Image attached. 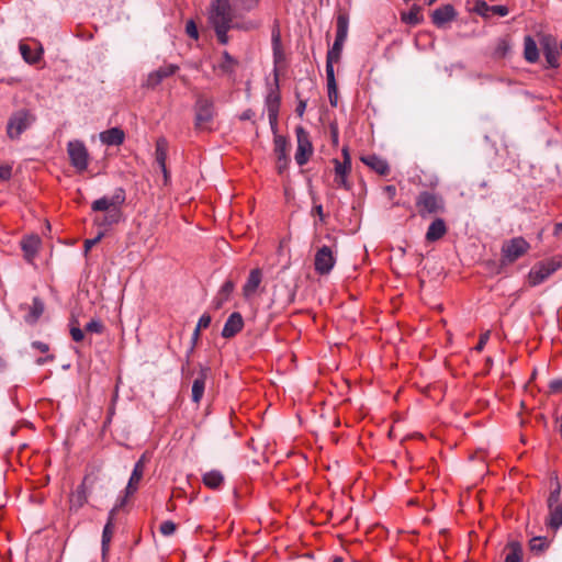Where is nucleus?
<instances>
[{
	"label": "nucleus",
	"instance_id": "obj_1",
	"mask_svg": "<svg viewBox=\"0 0 562 562\" xmlns=\"http://www.w3.org/2000/svg\"><path fill=\"white\" fill-rule=\"evenodd\" d=\"M261 0H214L209 11V22L217 41L226 45L228 32L237 30L251 32L261 27L263 21L256 14Z\"/></svg>",
	"mask_w": 562,
	"mask_h": 562
},
{
	"label": "nucleus",
	"instance_id": "obj_2",
	"mask_svg": "<svg viewBox=\"0 0 562 562\" xmlns=\"http://www.w3.org/2000/svg\"><path fill=\"white\" fill-rule=\"evenodd\" d=\"M281 104L280 86H279V70H273V81L268 83L267 95L265 98V105L268 113L269 124L271 131L276 134L278 128V115Z\"/></svg>",
	"mask_w": 562,
	"mask_h": 562
},
{
	"label": "nucleus",
	"instance_id": "obj_3",
	"mask_svg": "<svg viewBox=\"0 0 562 562\" xmlns=\"http://www.w3.org/2000/svg\"><path fill=\"white\" fill-rule=\"evenodd\" d=\"M415 206L422 218L443 213L446 210L443 198L427 190L418 193L415 200Z\"/></svg>",
	"mask_w": 562,
	"mask_h": 562
},
{
	"label": "nucleus",
	"instance_id": "obj_4",
	"mask_svg": "<svg viewBox=\"0 0 562 562\" xmlns=\"http://www.w3.org/2000/svg\"><path fill=\"white\" fill-rule=\"evenodd\" d=\"M549 516L547 526L552 530H558L562 526V501H561V484L558 477H554V485L548 497Z\"/></svg>",
	"mask_w": 562,
	"mask_h": 562
},
{
	"label": "nucleus",
	"instance_id": "obj_5",
	"mask_svg": "<svg viewBox=\"0 0 562 562\" xmlns=\"http://www.w3.org/2000/svg\"><path fill=\"white\" fill-rule=\"evenodd\" d=\"M67 154L70 165L78 171L83 172L89 166V151L83 142L75 139L67 144Z\"/></svg>",
	"mask_w": 562,
	"mask_h": 562
},
{
	"label": "nucleus",
	"instance_id": "obj_6",
	"mask_svg": "<svg viewBox=\"0 0 562 562\" xmlns=\"http://www.w3.org/2000/svg\"><path fill=\"white\" fill-rule=\"evenodd\" d=\"M295 135L297 147L294 158L296 164L302 167L310 160L314 148L310 138V134L303 126H297L295 128Z\"/></svg>",
	"mask_w": 562,
	"mask_h": 562
},
{
	"label": "nucleus",
	"instance_id": "obj_7",
	"mask_svg": "<svg viewBox=\"0 0 562 562\" xmlns=\"http://www.w3.org/2000/svg\"><path fill=\"white\" fill-rule=\"evenodd\" d=\"M126 193L123 188H116L111 196H102L91 204L93 212H108L112 209L122 210V205L125 203Z\"/></svg>",
	"mask_w": 562,
	"mask_h": 562
},
{
	"label": "nucleus",
	"instance_id": "obj_8",
	"mask_svg": "<svg viewBox=\"0 0 562 562\" xmlns=\"http://www.w3.org/2000/svg\"><path fill=\"white\" fill-rule=\"evenodd\" d=\"M530 248L529 243L524 237H514L504 243L502 256L506 262H514L522 257Z\"/></svg>",
	"mask_w": 562,
	"mask_h": 562
},
{
	"label": "nucleus",
	"instance_id": "obj_9",
	"mask_svg": "<svg viewBox=\"0 0 562 562\" xmlns=\"http://www.w3.org/2000/svg\"><path fill=\"white\" fill-rule=\"evenodd\" d=\"M336 263V256L329 246H322L315 254L314 268L318 274H328Z\"/></svg>",
	"mask_w": 562,
	"mask_h": 562
},
{
	"label": "nucleus",
	"instance_id": "obj_10",
	"mask_svg": "<svg viewBox=\"0 0 562 562\" xmlns=\"http://www.w3.org/2000/svg\"><path fill=\"white\" fill-rule=\"evenodd\" d=\"M214 117V103L211 99L199 97L195 103V126L204 128Z\"/></svg>",
	"mask_w": 562,
	"mask_h": 562
},
{
	"label": "nucleus",
	"instance_id": "obj_11",
	"mask_svg": "<svg viewBox=\"0 0 562 562\" xmlns=\"http://www.w3.org/2000/svg\"><path fill=\"white\" fill-rule=\"evenodd\" d=\"M546 61L549 67L558 68L560 66V44L551 35L542 36L540 41Z\"/></svg>",
	"mask_w": 562,
	"mask_h": 562
},
{
	"label": "nucleus",
	"instance_id": "obj_12",
	"mask_svg": "<svg viewBox=\"0 0 562 562\" xmlns=\"http://www.w3.org/2000/svg\"><path fill=\"white\" fill-rule=\"evenodd\" d=\"M32 116L25 112L20 111L11 116L8 123V135L10 138H18L26 128L32 124Z\"/></svg>",
	"mask_w": 562,
	"mask_h": 562
},
{
	"label": "nucleus",
	"instance_id": "obj_13",
	"mask_svg": "<svg viewBox=\"0 0 562 562\" xmlns=\"http://www.w3.org/2000/svg\"><path fill=\"white\" fill-rule=\"evenodd\" d=\"M179 69V66L175 64H168L159 67L158 69L148 74L144 83L147 88H156L164 79L172 76Z\"/></svg>",
	"mask_w": 562,
	"mask_h": 562
},
{
	"label": "nucleus",
	"instance_id": "obj_14",
	"mask_svg": "<svg viewBox=\"0 0 562 562\" xmlns=\"http://www.w3.org/2000/svg\"><path fill=\"white\" fill-rule=\"evenodd\" d=\"M288 140L284 136L276 135L274 137V153L277 155V169L282 173L289 165L288 157Z\"/></svg>",
	"mask_w": 562,
	"mask_h": 562
},
{
	"label": "nucleus",
	"instance_id": "obj_15",
	"mask_svg": "<svg viewBox=\"0 0 562 562\" xmlns=\"http://www.w3.org/2000/svg\"><path fill=\"white\" fill-rule=\"evenodd\" d=\"M146 461V456L143 454L135 463L128 483L125 487V492L127 495H133L138 490V484L144 475Z\"/></svg>",
	"mask_w": 562,
	"mask_h": 562
},
{
	"label": "nucleus",
	"instance_id": "obj_16",
	"mask_svg": "<svg viewBox=\"0 0 562 562\" xmlns=\"http://www.w3.org/2000/svg\"><path fill=\"white\" fill-rule=\"evenodd\" d=\"M558 267L553 262L542 263L531 269L529 273V282L531 285H538L548 279Z\"/></svg>",
	"mask_w": 562,
	"mask_h": 562
},
{
	"label": "nucleus",
	"instance_id": "obj_17",
	"mask_svg": "<svg viewBox=\"0 0 562 562\" xmlns=\"http://www.w3.org/2000/svg\"><path fill=\"white\" fill-rule=\"evenodd\" d=\"M210 372L211 369L209 367H201L198 376L194 379L192 384V401L194 403H200L202 400Z\"/></svg>",
	"mask_w": 562,
	"mask_h": 562
},
{
	"label": "nucleus",
	"instance_id": "obj_18",
	"mask_svg": "<svg viewBox=\"0 0 562 562\" xmlns=\"http://www.w3.org/2000/svg\"><path fill=\"white\" fill-rule=\"evenodd\" d=\"M244 327V321L238 312H234L229 315L222 329V336L224 338H232L239 333Z\"/></svg>",
	"mask_w": 562,
	"mask_h": 562
},
{
	"label": "nucleus",
	"instance_id": "obj_19",
	"mask_svg": "<svg viewBox=\"0 0 562 562\" xmlns=\"http://www.w3.org/2000/svg\"><path fill=\"white\" fill-rule=\"evenodd\" d=\"M457 15L454 8L451 4L442 5L436 9L431 14V21L437 27L443 26L446 23L452 21Z\"/></svg>",
	"mask_w": 562,
	"mask_h": 562
},
{
	"label": "nucleus",
	"instance_id": "obj_20",
	"mask_svg": "<svg viewBox=\"0 0 562 562\" xmlns=\"http://www.w3.org/2000/svg\"><path fill=\"white\" fill-rule=\"evenodd\" d=\"M87 477L77 486V488L69 496L70 510L80 509L88 501V490L86 486Z\"/></svg>",
	"mask_w": 562,
	"mask_h": 562
},
{
	"label": "nucleus",
	"instance_id": "obj_21",
	"mask_svg": "<svg viewBox=\"0 0 562 562\" xmlns=\"http://www.w3.org/2000/svg\"><path fill=\"white\" fill-rule=\"evenodd\" d=\"M115 515H116V508H112L109 513L108 521L102 531L101 550H102L103 558H105V555L109 551V544H110L112 536H113Z\"/></svg>",
	"mask_w": 562,
	"mask_h": 562
},
{
	"label": "nucleus",
	"instance_id": "obj_22",
	"mask_svg": "<svg viewBox=\"0 0 562 562\" xmlns=\"http://www.w3.org/2000/svg\"><path fill=\"white\" fill-rule=\"evenodd\" d=\"M262 281V272L260 269H252L243 286V294L246 299H250L257 292Z\"/></svg>",
	"mask_w": 562,
	"mask_h": 562
},
{
	"label": "nucleus",
	"instance_id": "obj_23",
	"mask_svg": "<svg viewBox=\"0 0 562 562\" xmlns=\"http://www.w3.org/2000/svg\"><path fill=\"white\" fill-rule=\"evenodd\" d=\"M99 137L104 145L119 146L123 144L125 134L120 127H112L101 132Z\"/></svg>",
	"mask_w": 562,
	"mask_h": 562
},
{
	"label": "nucleus",
	"instance_id": "obj_24",
	"mask_svg": "<svg viewBox=\"0 0 562 562\" xmlns=\"http://www.w3.org/2000/svg\"><path fill=\"white\" fill-rule=\"evenodd\" d=\"M361 161L379 175L385 176L390 171L387 161L376 155L362 156Z\"/></svg>",
	"mask_w": 562,
	"mask_h": 562
},
{
	"label": "nucleus",
	"instance_id": "obj_25",
	"mask_svg": "<svg viewBox=\"0 0 562 562\" xmlns=\"http://www.w3.org/2000/svg\"><path fill=\"white\" fill-rule=\"evenodd\" d=\"M447 233V225L442 218L434 220L426 232V240L434 243L442 238Z\"/></svg>",
	"mask_w": 562,
	"mask_h": 562
},
{
	"label": "nucleus",
	"instance_id": "obj_26",
	"mask_svg": "<svg viewBox=\"0 0 562 562\" xmlns=\"http://www.w3.org/2000/svg\"><path fill=\"white\" fill-rule=\"evenodd\" d=\"M235 290V283L232 280H226L222 286L220 288L218 292L216 293L215 297L213 299V306L216 310H220L223 307V305L229 300L232 293Z\"/></svg>",
	"mask_w": 562,
	"mask_h": 562
},
{
	"label": "nucleus",
	"instance_id": "obj_27",
	"mask_svg": "<svg viewBox=\"0 0 562 562\" xmlns=\"http://www.w3.org/2000/svg\"><path fill=\"white\" fill-rule=\"evenodd\" d=\"M123 218L122 210L112 209L111 211L104 212L100 217L93 220L94 225L99 227H110L119 224Z\"/></svg>",
	"mask_w": 562,
	"mask_h": 562
},
{
	"label": "nucleus",
	"instance_id": "obj_28",
	"mask_svg": "<svg viewBox=\"0 0 562 562\" xmlns=\"http://www.w3.org/2000/svg\"><path fill=\"white\" fill-rule=\"evenodd\" d=\"M334 165H335V183L338 187L349 189L347 177L351 170V166L340 164V161L338 159H334Z\"/></svg>",
	"mask_w": 562,
	"mask_h": 562
},
{
	"label": "nucleus",
	"instance_id": "obj_29",
	"mask_svg": "<svg viewBox=\"0 0 562 562\" xmlns=\"http://www.w3.org/2000/svg\"><path fill=\"white\" fill-rule=\"evenodd\" d=\"M326 78H327V91H328L329 103H330V105L336 106L338 93H337V85H336V79H335L334 66L326 67Z\"/></svg>",
	"mask_w": 562,
	"mask_h": 562
},
{
	"label": "nucleus",
	"instance_id": "obj_30",
	"mask_svg": "<svg viewBox=\"0 0 562 562\" xmlns=\"http://www.w3.org/2000/svg\"><path fill=\"white\" fill-rule=\"evenodd\" d=\"M155 154H156V161L164 173L165 182H167L169 173H168L167 167H166L167 149H166V140L165 139L161 138V139L157 140Z\"/></svg>",
	"mask_w": 562,
	"mask_h": 562
},
{
	"label": "nucleus",
	"instance_id": "obj_31",
	"mask_svg": "<svg viewBox=\"0 0 562 562\" xmlns=\"http://www.w3.org/2000/svg\"><path fill=\"white\" fill-rule=\"evenodd\" d=\"M524 57L531 64L539 59L537 43L530 35H527L524 40Z\"/></svg>",
	"mask_w": 562,
	"mask_h": 562
},
{
	"label": "nucleus",
	"instance_id": "obj_32",
	"mask_svg": "<svg viewBox=\"0 0 562 562\" xmlns=\"http://www.w3.org/2000/svg\"><path fill=\"white\" fill-rule=\"evenodd\" d=\"M422 8L414 4L408 12L401 13V20L407 25L416 26L423 22Z\"/></svg>",
	"mask_w": 562,
	"mask_h": 562
},
{
	"label": "nucleus",
	"instance_id": "obj_33",
	"mask_svg": "<svg viewBox=\"0 0 562 562\" xmlns=\"http://www.w3.org/2000/svg\"><path fill=\"white\" fill-rule=\"evenodd\" d=\"M349 30V19L346 14L340 13L336 19V37L335 40L346 42Z\"/></svg>",
	"mask_w": 562,
	"mask_h": 562
},
{
	"label": "nucleus",
	"instance_id": "obj_34",
	"mask_svg": "<svg viewBox=\"0 0 562 562\" xmlns=\"http://www.w3.org/2000/svg\"><path fill=\"white\" fill-rule=\"evenodd\" d=\"M22 250L25 257L31 260L37 252L40 246V238L37 236H30L22 240Z\"/></svg>",
	"mask_w": 562,
	"mask_h": 562
},
{
	"label": "nucleus",
	"instance_id": "obj_35",
	"mask_svg": "<svg viewBox=\"0 0 562 562\" xmlns=\"http://www.w3.org/2000/svg\"><path fill=\"white\" fill-rule=\"evenodd\" d=\"M344 41L335 40L333 46L327 52V58H326V67L334 66V63H338L342 48H344Z\"/></svg>",
	"mask_w": 562,
	"mask_h": 562
},
{
	"label": "nucleus",
	"instance_id": "obj_36",
	"mask_svg": "<svg viewBox=\"0 0 562 562\" xmlns=\"http://www.w3.org/2000/svg\"><path fill=\"white\" fill-rule=\"evenodd\" d=\"M224 482L223 474L217 470H212L203 475V483L210 488H218Z\"/></svg>",
	"mask_w": 562,
	"mask_h": 562
},
{
	"label": "nucleus",
	"instance_id": "obj_37",
	"mask_svg": "<svg viewBox=\"0 0 562 562\" xmlns=\"http://www.w3.org/2000/svg\"><path fill=\"white\" fill-rule=\"evenodd\" d=\"M272 50H273V63L274 69L278 70V65L284 60V53L281 47L280 34L279 32H273L272 34Z\"/></svg>",
	"mask_w": 562,
	"mask_h": 562
},
{
	"label": "nucleus",
	"instance_id": "obj_38",
	"mask_svg": "<svg viewBox=\"0 0 562 562\" xmlns=\"http://www.w3.org/2000/svg\"><path fill=\"white\" fill-rule=\"evenodd\" d=\"M44 312V303L41 299L34 297L29 315L25 317L27 323H35Z\"/></svg>",
	"mask_w": 562,
	"mask_h": 562
},
{
	"label": "nucleus",
	"instance_id": "obj_39",
	"mask_svg": "<svg viewBox=\"0 0 562 562\" xmlns=\"http://www.w3.org/2000/svg\"><path fill=\"white\" fill-rule=\"evenodd\" d=\"M237 64L238 61L232 55H229L228 52L225 50L222 56L220 69L223 72L233 74L235 71Z\"/></svg>",
	"mask_w": 562,
	"mask_h": 562
},
{
	"label": "nucleus",
	"instance_id": "obj_40",
	"mask_svg": "<svg viewBox=\"0 0 562 562\" xmlns=\"http://www.w3.org/2000/svg\"><path fill=\"white\" fill-rule=\"evenodd\" d=\"M512 45L508 38L502 37L496 42L493 55L496 58H504L510 52Z\"/></svg>",
	"mask_w": 562,
	"mask_h": 562
},
{
	"label": "nucleus",
	"instance_id": "obj_41",
	"mask_svg": "<svg viewBox=\"0 0 562 562\" xmlns=\"http://www.w3.org/2000/svg\"><path fill=\"white\" fill-rule=\"evenodd\" d=\"M20 52L23 57V59L29 64H35L41 58L40 52H32L29 45L26 44H20Z\"/></svg>",
	"mask_w": 562,
	"mask_h": 562
},
{
	"label": "nucleus",
	"instance_id": "obj_42",
	"mask_svg": "<svg viewBox=\"0 0 562 562\" xmlns=\"http://www.w3.org/2000/svg\"><path fill=\"white\" fill-rule=\"evenodd\" d=\"M477 5L499 16H506L509 12L506 5H487L485 2H480Z\"/></svg>",
	"mask_w": 562,
	"mask_h": 562
},
{
	"label": "nucleus",
	"instance_id": "obj_43",
	"mask_svg": "<svg viewBox=\"0 0 562 562\" xmlns=\"http://www.w3.org/2000/svg\"><path fill=\"white\" fill-rule=\"evenodd\" d=\"M522 559L521 549L518 546H513L510 551L505 558V562H520Z\"/></svg>",
	"mask_w": 562,
	"mask_h": 562
},
{
	"label": "nucleus",
	"instance_id": "obj_44",
	"mask_svg": "<svg viewBox=\"0 0 562 562\" xmlns=\"http://www.w3.org/2000/svg\"><path fill=\"white\" fill-rule=\"evenodd\" d=\"M85 329L88 333L102 334L104 330V325L102 324V322L100 319H91L86 325Z\"/></svg>",
	"mask_w": 562,
	"mask_h": 562
},
{
	"label": "nucleus",
	"instance_id": "obj_45",
	"mask_svg": "<svg viewBox=\"0 0 562 562\" xmlns=\"http://www.w3.org/2000/svg\"><path fill=\"white\" fill-rule=\"evenodd\" d=\"M548 546L546 538L535 537L530 540V549L532 551L541 552Z\"/></svg>",
	"mask_w": 562,
	"mask_h": 562
},
{
	"label": "nucleus",
	"instance_id": "obj_46",
	"mask_svg": "<svg viewBox=\"0 0 562 562\" xmlns=\"http://www.w3.org/2000/svg\"><path fill=\"white\" fill-rule=\"evenodd\" d=\"M176 529H177V526H176V524H175L173 521H171V520H166V521H164V522L160 525V527H159L160 532H161L164 536H167V537H169V536L173 535V533H175V531H176Z\"/></svg>",
	"mask_w": 562,
	"mask_h": 562
},
{
	"label": "nucleus",
	"instance_id": "obj_47",
	"mask_svg": "<svg viewBox=\"0 0 562 562\" xmlns=\"http://www.w3.org/2000/svg\"><path fill=\"white\" fill-rule=\"evenodd\" d=\"M70 336L76 342L82 341L85 338L83 331L79 328L77 321L70 327Z\"/></svg>",
	"mask_w": 562,
	"mask_h": 562
},
{
	"label": "nucleus",
	"instance_id": "obj_48",
	"mask_svg": "<svg viewBox=\"0 0 562 562\" xmlns=\"http://www.w3.org/2000/svg\"><path fill=\"white\" fill-rule=\"evenodd\" d=\"M12 177V166L0 165V182L10 180Z\"/></svg>",
	"mask_w": 562,
	"mask_h": 562
},
{
	"label": "nucleus",
	"instance_id": "obj_49",
	"mask_svg": "<svg viewBox=\"0 0 562 562\" xmlns=\"http://www.w3.org/2000/svg\"><path fill=\"white\" fill-rule=\"evenodd\" d=\"M186 32L191 38L196 40L199 37L198 27L193 20H189L187 22Z\"/></svg>",
	"mask_w": 562,
	"mask_h": 562
},
{
	"label": "nucleus",
	"instance_id": "obj_50",
	"mask_svg": "<svg viewBox=\"0 0 562 562\" xmlns=\"http://www.w3.org/2000/svg\"><path fill=\"white\" fill-rule=\"evenodd\" d=\"M104 237V233L100 232L94 238L85 240V251H89L95 244Z\"/></svg>",
	"mask_w": 562,
	"mask_h": 562
},
{
	"label": "nucleus",
	"instance_id": "obj_51",
	"mask_svg": "<svg viewBox=\"0 0 562 562\" xmlns=\"http://www.w3.org/2000/svg\"><path fill=\"white\" fill-rule=\"evenodd\" d=\"M490 335H491L490 330H487V331H485V333L481 334L480 339H479V342H477V344H476V346L474 347V349H475L476 351H479V352H480V351H482V350L484 349L485 345L487 344V341H488V339H490Z\"/></svg>",
	"mask_w": 562,
	"mask_h": 562
},
{
	"label": "nucleus",
	"instance_id": "obj_52",
	"mask_svg": "<svg viewBox=\"0 0 562 562\" xmlns=\"http://www.w3.org/2000/svg\"><path fill=\"white\" fill-rule=\"evenodd\" d=\"M212 322V318L209 314H203L196 324L198 330L206 329Z\"/></svg>",
	"mask_w": 562,
	"mask_h": 562
},
{
	"label": "nucleus",
	"instance_id": "obj_53",
	"mask_svg": "<svg viewBox=\"0 0 562 562\" xmlns=\"http://www.w3.org/2000/svg\"><path fill=\"white\" fill-rule=\"evenodd\" d=\"M549 387L551 392H562V379L552 380L549 383Z\"/></svg>",
	"mask_w": 562,
	"mask_h": 562
},
{
	"label": "nucleus",
	"instance_id": "obj_54",
	"mask_svg": "<svg viewBox=\"0 0 562 562\" xmlns=\"http://www.w3.org/2000/svg\"><path fill=\"white\" fill-rule=\"evenodd\" d=\"M32 347H33L34 349H37V350H38V351H41V352H44V353H45V352H48V350H49V347H48V345H47V344H45V342H43V341H38V340L33 341V342H32Z\"/></svg>",
	"mask_w": 562,
	"mask_h": 562
},
{
	"label": "nucleus",
	"instance_id": "obj_55",
	"mask_svg": "<svg viewBox=\"0 0 562 562\" xmlns=\"http://www.w3.org/2000/svg\"><path fill=\"white\" fill-rule=\"evenodd\" d=\"M312 213L316 214L321 222L325 221V214L321 204L314 205Z\"/></svg>",
	"mask_w": 562,
	"mask_h": 562
},
{
	"label": "nucleus",
	"instance_id": "obj_56",
	"mask_svg": "<svg viewBox=\"0 0 562 562\" xmlns=\"http://www.w3.org/2000/svg\"><path fill=\"white\" fill-rule=\"evenodd\" d=\"M306 110V101L305 100H300L297 105H296V109H295V112L296 114L302 117L304 112Z\"/></svg>",
	"mask_w": 562,
	"mask_h": 562
},
{
	"label": "nucleus",
	"instance_id": "obj_57",
	"mask_svg": "<svg viewBox=\"0 0 562 562\" xmlns=\"http://www.w3.org/2000/svg\"><path fill=\"white\" fill-rule=\"evenodd\" d=\"M384 192L386 193L389 199H393L396 195V188L394 186H386L384 188Z\"/></svg>",
	"mask_w": 562,
	"mask_h": 562
},
{
	"label": "nucleus",
	"instance_id": "obj_58",
	"mask_svg": "<svg viewBox=\"0 0 562 562\" xmlns=\"http://www.w3.org/2000/svg\"><path fill=\"white\" fill-rule=\"evenodd\" d=\"M342 157H344V160L340 161V164H345V165H349L351 166V157H350V154L348 151V148H342Z\"/></svg>",
	"mask_w": 562,
	"mask_h": 562
},
{
	"label": "nucleus",
	"instance_id": "obj_59",
	"mask_svg": "<svg viewBox=\"0 0 562 562\" xmlns=\"http://www.w3.org/2000/svg\"><path fill=\"white\" fill-rule=\"evenodd\" d=\"M53 360H54V356H53V355H48V356H46V357H44V358H38V359L36 360V364H38V366H43V364H45L46 362H48V361H53Z\"/></svg>",
	"mask_w": 562,
	"mask_h": 562
},
{
	"label": "nucleus",
	"instance_id": "obj_60",
	"mask_svg": "<svg viewBox=\"0 0 562 562\" xmlns=\"http://www.w3.org/2000/svg\"><path fill=\"white\" fill-rule=\"evenodd\" d=\"M254 115H255V113L250 109H248L241 113L240 120H243V121L250 120V119H252Z\"/></svg>",
	"mask_w": 562,
	"mask_h": 562
},
{
	"label": "nucleus",
	"instance_id": "obj_61",
	"mask_svg": "<svg viewBox=\"0 0 562 562\" xmlns=\"http://www.w3.org/2000/svg\"><path fill=\"white\" fill-rule=\"evenodd\" d=\"M128 496H130V495H127V494L125 493V495H124L122 498H120V499L117 501L116 505H115L113 508H116V512H117L121 507H123V506L126 504V501H127V497H128Z\"/></svg>",
	"mask_w": 562,
	"mask_h": 562
},
{
	"label": "nucleus",
	"instance_id": "obj_62",
	"mask_svg": "<svg viewBox=\"0 0 562 562\" xmlns=\"http://www.w3.org/2000/svg\"><path fill=\"white\" fill-rule=\"evenodd\" d=\"M200 333H201V330H198V328L195 327L193 335H192L193 344H195L198 341V339L200 338Z\"/></svg>",
	"mask_w": 562,
	"mask_h": 562
},
{
	"label": "nucleus",
	"instance_id": "obj_63",
	"mask_svg": "<svg viewBox=\"0 0 562 562\" xmlns=\"http://www.w3.org/2000/svg\"><path fill=\"white\" fill-rule=\"evenodd\" d=\"M562 233V222L557 223L554 227V235H560Z\"/></svg>",
	"mask_w": 562,
	"mask_h": 562
},
{
	"label": "nucleus",
	"instance_id": "obj_64",
	"mask_svg": "<svg viewBox=\"0 0 562 562\" xmlns=\"http://www.w3.org/2000/svg\"><path fill=\"white\" fill-rule=\"evenodd\" d=\"M333 562H344V559H342V558H340V557H335V558L333 559Z\"/></svg>",
	"mask_w": 562,
	"mask_h": 562
}]
</instances>
